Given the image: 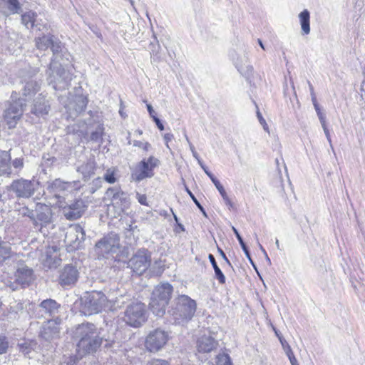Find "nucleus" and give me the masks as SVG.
<instances>
[{"mask_svg":"<svg viewBox=\"0 0 365 365\" xmlns=\"http://www.w3.org/2000/svg\"><path fill=\"white\" fill-rule=\"evenodd\" d=\"M112 194L111 205L116 209V212L120 215L128 210L130 205L129 196L127 193L118 190L109 189L107 194Z\"/></svg>","mask_w":365,"mask_h":365,"instance_id":"14","label":"nucleus"},{"mask_svg":"<svg viewBox=\"0 0 365 365\" xmlns=\"http://www.w3.org/2000/svg\"><path fill=\"white\" fill-rule=\"evenodd\" d=\"M60 320H48L45 322L40 331V336L46 341L57 338L60 333Z\"/></svg>","mask_w":365,"mask_h":365,"instance_id":"17","label":"nucleus"},{"mask_svg":"<svg viewBox=\"0 0 365 365\" xmlns=\"http://www.w3.org/2000/svg\"><path fill=\"white\" fill-rule=\"evenodd\" d=\"M186 191L188 193V195L190 196V197L192 198V200H193V202L195 203V205L197 206V207H200V202L197 201V200L196 199V197L194 196V195L192 193V192L187 188L186 187Z\"/></svg>","mask_w":365,"mask_h":365,"instance_id":"54","label":"nucleus"},{"mask_svg":"<svg viewBox=\"0 0 365 365\" xmlns=\"http://www.w3.org/2000/svg\"><path fill=\"white\" fill-rule=\"evenodd\" d=\"M316 112H317V114L318 115V118L321 122V124H324V122H326L325 120V115L324 114L322 113L320 107L319 108V110H315Z\"/></svg>","mask_w":365,"mask_h":365,"instance_id":"52","label":"nucleus"},{"mask_svg":"<svg viewBox=\"0 0 365 365\" xmlns=\"http://www.w3.org/2000/svg\"><path fill=\"white\" fill-rule=\"evenodd\" d=\"M123 320L130 327H141L147 320L145 305L139 302L130 304L124 312Z\"/></svg>","mask_w":365,"mask_h":365,"instance_id":"5","label":"nucleus"},{"mask_svg":"<svg viewBox=\"0 0 365 365\" xmlns=\"http://www.w3.org/2000/svg\"><path fill=\"white\" fill-rule=\"evenodd\" d=\"M168 304V302L166 301L151 297L150 308L155 315L162 317L165 313V308Z\"/></svg>","mask_w":365,"mask_h":365,"instance_id":"28","label":"nucleus"},{"mask_svg":"<svg viewBox=\"0 0 365 365\" xmlns=\"http://www.w3.org/2000/svg\"><path fill=\"white\" fill-rule=\"evenodd\" d=\"M38 83L35 81L31 80L26 83L24 87L23 95L26 97H31L38 91Z\"/></svg>","mask_w":365,"mask_h":365,"instance_id":"33","label":"nucleus"},{"mask_svg":"<svg viewBox=\"0 0 365 365\" xmlns=\"http://www.w3.org/2000/svg\"><path fill=\"white\" fill-rule=\"evenodd\" d=\"M312 101L313 104L317 103V98H316L314 94H313V96H312Z\"/></svg>","mask_w":365,"mask_h":365,"instance_id":"64","label":"nucleus"},{"mask_svg":"<svg viewBox=\"0 0 365 365\" xmlns=\"http://www.w3.org/2000/svg\"><path fill=\"white\" fill-rule=\"evenodd\" d=\"M170 339L168 332L161 329H155L149 332L145 340V346L150 352H158L168 343Z\"/></svg>","mask_w":365,"mask_h":365,"instance_id":"6","label":"nucleus"},{"mask_svg":"<svg viewBox=\"0 0 365 365\" xmlns=\"http://www.w3.org/2000/svg\"><path fill=\"white\" fill-rule=\"evenodd\" d=\"M172 292V286L168 283H163L155 287L153 292L152 297L158 298V299H162L168 302L170 299Z\"/></svg>","mask_w":365,"mask_h":365,"instance_id":"24","label":"nucleus"},{"mask_svg":"<svg viewBox=\"0 0 365 365\" xmlns=\"http://www.w3.org/2000/svg\"><path fill=\"white\" fill-rule=\"evenodd\" d=\"M150 257L147 250H138L129 261V266L138 274H142L148 269Z\"/></svg>","mask_w":365,"mask_h":365,"instance_id":"11","label":"nucleus"},{"mask_svg":"<svg viewBox=\"0 0 365 365\" xmlns=\"http://www.w3.org/2000/svg\"><path fill=\"white\" fill-rule=\"evenodd\" d=\"M207 175L210 178L215 187L221 185L220 181L210 172H207Z\"/></svg>","mask_w":365,"mask_h":365,"instance_id":"51","label":"nucleus"},{"mask_svg":"<svg viewBox=\"0 0 365 365\" xmlns=\"http://www.w3.org/2000/svg\"><path fill=\"white\" fill-rule=\"evenodd\" d=\"M36 47L40 50H46L48 47H51L53 55L56 56L54 58H58V53L61 50V43L54 39L52 35H44L42 37L36 38Z\"/></svg>","mask_w":365,"mask_h":365,"instance_id":"16","label":"nucleus"},{"mask_svg":"<svg viewBox=\"0 0 365 365\" xmlns=\"http://www.w3.org/2000/svg\"><path fill=\"white\" fill-rule=\"evenodd\" d=\"M65 215L68 219H78L84 212V207L81 200H76L71 204L68 208L63 207Z\"/></svg>","mask_w":365,"mask_h":365,"instance_id":"25","label":"nucleus"},{"mask_svg":"<svg viewBox=\"0 0 365 365\" xmlns=\"http://www.w3.org/2000/svg\"><path fill=\"white\" fill-rule=\"evenodd\" d=\"M149 365H169L168 361L163 359H153L150 363Z\"/></svg>","mask_w":365,"mask_h":365,"instance_id":"48","label":"nucleus"},{"mask_svg":"<svg viewBox=\"0 0 365 365\" xmlns=\"http://www.w3.org/2000/svg\"><path fill=\"white\" fill-rule=\"evenodd\" d=\"M14 255L15 254L11 250L10 244L0 239V264L13 257Z\"/></svg>","mask_w":365,"mask_h":365,"instance_id":"31","label":"nucleus"},{"mask_svg":"<svg viewBox=\"0 0 365 365\" xmlns=\"http://www.w3.org/2000/svg\"><path fill=\"white\" fill-rule=\"evenodd\" d=\"M185 139L189 145V147H190V149L192 152V153H193L194 152H196L195 151V147L193 146V145L190 143V140H189V138L187 137V135H185Z\"/></svg>","mask_w":365,"mask_h":365,"instance_id":"59","label":"nucleus"},{"mask_svg":"<svg viewBox=\"0 0 365 365\" xmlns=\"http://www.w3.org/2000/svg\"><path fill=\"white\" fill-rule=\"evenodd\" d=\"M133 146L142 149L145 152H148L151 150L152 145L147 141L133 140Z\"/></svg>","mask_w":365,"mask_h":365,"instance_id":"37","label":"nucleus"},{"mask_svg":"<svg viewBox=\"0 0 365 365\" xmlns=\"http://www.w3.org/2000/svg\"><path fill=\"white\" fill-rule=\"evenodd\" d=\"M88 99L84 96H78L68 105V111L70 118H74L83 113L87 106Z\"/></svg>","mask_w":365,"mask_h":365,"instance_id":"19","label":"nucleus"},{"mask_svg":"<svg viewBox=\"0 0 365 365\" xmlns=\"http://www.w3.org/2000/svg\"><path fill=\"white\" fill-rule=\"evenodd\" d=\"M232 229H233L234 233L235 234L236 237L238 240L239 243H240L242 250L244 251L246 257L247 258H250V252H249L248 249H247L245 243L244 242L242 237L240 236V235L239 234L238 231L235 227H232Z\"/></svg>","mask_w":365,"mask_h":365,"instance_id":"39","label":"nucleus"},{"mask_svg":"<svg viewBox=\"0 0 365 365\" xmlns=\"http://www.w3.org/2000/svg\"><path fill=\"white\" fill-rule=\"evenodd\" d=\"M23 113V102L21 100L9 103L4 113V119L9 128L14 127Z\"/></svg>","mask_w":365,"mask_h":365,"instance_id":"12","label":"nucleus"},{"mask_svg":"<svg viewBox=\"0 0 365 365\" xmlns=\"http://www.w3.org/2000/svg\"><path fill=\"white\" fill-rule=\"evenodd\" d=\"M196 310V303L186 295L178 297L176 307L172 310L175 322L184 324L192 319Z\"/></svg>","mask_w":365,"mask_h":365,"instance_id":"4","label":"nucleus"},{"mask_svg":"<svg viewBox=\"0 0 365 365\" xmlns=\"http://www.w3.org/2000/svg\"><path fill=\"white\" fill-rule=\"evenodd\" d=\"M287 357L289 358V361H290L291 365H292V364H296V363H297V362H298V361H297V359H296V357H295V356H294V353H292V354H288V355H287Z\"/></svg>","mask_w":365,"mask_h":365,"instance_id":"57","label":"nucleus"},{"mask_svg":"<svg viewBox=\"0 0 365 365\" xmlns=\"http://www.w3.org/2000/svg\"><path fill=\"white\" fill-rule=\"evenodd\" d=\"M217 341L211 336L203 335L196 342V349L199 353H209L217 348Z\"/></svg>","mask_w":365,"mask_h":365,"instance_id":"20","label":"nucleus"},{"mask_svg":"<svg viewBox=\"0 0 365 365\" xmlns=\"http://www.w3.org/2000/svg\"><path fill=\"white\" fill-rule=\"evenodd\" d=\"M163 139L165 142L166 147L170 150V148L168 145L169 142H170L173 139V135L170 133H165L163 135Z\"/></svg>","mask_w":365,"mask_h":365,"instance_id":"47","label":"nucleus"},{"mask_svg":"<svg viewBox=\"0 0 365 365\" xmlns=\"http://www.w3.org/2000/svg\"><path fill=\"white\" fill-rule=\"evenodd\" d=\"M207 175L210 178L215 187L221 185L220 181L210 172H207Z\"/></svg>","mask_w":365,"mask_h":365,"instance_id":"50","label":"nucleus"},{"mask_svg":"<svg viewBox=\"0 0 365 365\" xmlns=\"http://www.w3.org/2000/svg\"><path fill=\"white\" fill-rule=\"evenodd\" d=\"M37 184L31 180L20 179L12 182L10 187L19 197H30L36 189Z\"/></svg>","mask_w":365,"mask_h":365,"instance_id":"13","label":"nucleus"},{"mask_svg":"<svg viewBox=\"0 0 365 365\" xmlns=\"http://www.w3.org/2000/svg\"><path fill=\"white\" fill-rule=\"evenodd\" d=\"M85 232L79 225H71L68 227L65 235V242L68 249L72 251L80 247L85 239Z\"/></svg>","mask_w":365,"mask_h":365,"instance_id":"10","label":"nucleus"},{"mask_svg":"<svg viewBox=\"0 0 365 365\" xmlns=\"http://www.w3.org/2000/svg\"><path fill=\"white\" fill-rule=\"evenodd\" d=\"M153 120L155 121L159 130H163L164 129V125H163V123L160 122V119L158 117H155L154 118H153Z\"/></svg>","mask_w":365,"mask_h":365,"instance_id":"55","label":"nucleus"},{"mask_svg":"<svg viewBox=\"0 0 365 365\" xmlns=\"http://www.w3.org/2000/svg\"><path fill=\"white\" fill-rule=\"evenodd\" d=\"M79 277V273L76 267L66 265L61 271L59 275V283L62 286L74 284Z\"/></svg>","mask_w":365,"mask_h":365,"instance_id":"18","label":"nucleus"},{"mask_svg":"<svg viewBox=\"0 0 365 365\" xmlns=\"http://www.w3.org/2000/svg\"><path fill=\"white\" fill-rule=\"evenodd\" d=\"M14 277L15 280L14 282L9 278L6 279L4 276H3L2 279L5 285L12 291L16 290L19 284H29L34 279L32 269L25 265H21L17 268Z\"/></svg>","mask_w":365,"mask_h":365,"instance_id":"7","label":"nucleus"},{"mask_svg":"<svg viewBox=\"0 0 365 365\" xmlns=\"http://www.w3.org/2000/svg\"><path fill=\"white\" fill-rule=\"evenodd\" d=\"M256 239H257V245L259 247V249L262 250V252L264 254V255L266 256V258L267 259L268 261H270L269 258L267 256V254L265 251V250L263 248V247L262 246V245L259 243V240H258V238H257V236H256Z\"/></svg>","mask_w":365,"mask_h":365,"instance_id":"58","label":"nucleus"},{"mask_svg":"<svg viewBox=\"0 0 365 365\" xmlns=\"http://www.w3.org/2000/svg\"><path fill=\"white\" fill-rule=\"evenodd\" d=\"M279 339L281 342V344L282 346V348L286 354V355L290 354L293 353L290 346L288 344V343L282 337H279Z\"/></svg>","mask_w":365,"mask_h":365,"instance_id":"43","label":"nucleus"},{"mask_svg":"<svg viewBox=\"0 0 365 365\" xmlns=\"http://www.w3.org/2000/svg\"><path fill=\"white\" fill-rule=\"evenodd\" d=\"M48 75V83L52 84L55 90L66 89L71 80V72L63 68L56 58L50 64Z\"/></svg>","mask_w":365,"mask_h":365,"instance_id":"3","label":"nucleus"},{"mask_svg":"<svg viewBox=\"0 0 365 365\" xmlns=\"http://www.w3.org/2000/svg\"><path fill=\"white\" fill-rule=\"evenodd\" d=\"M45 267L48 268L56 267L60 262L58 250L56 247H48L46 251V257L43 259Z\"/></svg>","mask_w":365,"mask_h":365,"instance_id":"22","label":"nucleus"},{"mask_svg":"<svg viewBox=\"0 0 365 365\" xmlns=\"http://www.w3.org/2000/svg\"><path fill=\"white\" fill-rule=\"evenodd\" d=\"M36 14L34 11H29L26 12L21 16L22 23L28 28H33L38 26V24H35L36 21Z\"/></svg>","mask_w":365,"mask_h":365,"instance_id":"32","label":"nucleus"},{"mask_svg":"<svg viewBox=\"0 0 365 365\" xmlns=\"http://www.w3.org/2000/svg\"><path fill=\"white\" fill-rule=\"evenodd\" d=\"M257 115L258 120H259L260 124L262 125L264 130L268 132L269 128H268L267 123H266V120L262 117V114L258 111L257 113Z\"/></svg>","mask_w":365,"mask_h":365,"instance_id":"46","label":"nucleus"},{"mask_svg":"<svg viewBox=\"0 0 365 365\" xmlns=\"http://www.w3.org/2000/svg\"><path fill=\"white\" fill-rule=\"evenodd\" d=\"M115 172L113 169H108L104 175V179L108 183L113 184L116 181Z\"/></svg>","mask_w":365,"mask_h":365,"instance_id":"40","label":"nucleus"},{"mask_svg":"<svg viewBox=\"0 0 365 365\" xmlns=\"http://www.w3.org/2000/svg\"><path fill=\"white\" fill-rule=\"evenodd\" d=\"M135 133L138 135H141L143 134V130H140V129H137L135 131Z\"/></svg>","mask_w":365,"mask_h":365,"instance_id":"63","label":"nucleus"},{"mask_svg":"<svg viewBox=\"0 0 365 365\" xmlns=\"http://www.w3.org/2000/svg\"><path fill=\"white\" fill-rule=\"evenodd\" d=\"M235 63L238 71L246 78L250 79L252 76L254 68L250 64L247 56L238 57Z\"/></svg>","mask_w":365,"mask_h":365,"instance_id":"21","label":"nucleus"},{"mask_svg":"<svg viewBox=\"0 0 365 365\" xmlns=\"http://www.w3.org/2000/svg\"><path fill=\"white\" fill-rule=\"evenodd\" d=\"M58 304L53 299H46L41 303V307L50 314L57 312Z\"/></svg>","mask_w":365,"mask_h":365,"instance_id":"35","label":"nucleus"},{"mask_svg":"<svg viewBox=\"0 0 365 365\" xmlns=\"http://www.w3.org/2000/svg\"><path fill=\"white\" fill-rule=\"evenodd\" d=\"M120 248V239L117 234L110 233L96 245V252L103 257L115 253Z\"/></svg>","mask_w":365,"mask_h":365,"instance_id":"9","label":"nucleus"},{"mask_svg":"<svg viewBox=\"0 0 365 365\" xmlns=\"http://www.w3.org/2000/svg\"><path fill=\"white\" fill-rule=\"evenodd\" d=\"M217 190L219 191L220 195L222 196V199L224 200L225 202L227 205H232L231 201L224 188V187L222 185H220L219 186L216 187Z\"/></svg>","mask_w":365,"mask_h":365,"instance_id":"41","label":"nucleus"},{"mask_svg":"<svg viewBox=\"0 0 365 365\" xmlns=\"http://www.w3.org/2000/svg\"><path fill=\"white\" fill-rule=\"evenodd\" d=\"M49 106L44 97L40 95L35 101L31 108V113L37 116L44 115L48 113Z\"/></svg>","mask_w":365,"mask_h":365,"instance_id":"26","label":"nucleus"},{"mask_svg":"<svg viewBox=\"0 0 365 365\" xmlns=\"http://www.w3.org/2000/svg\"><path fill=\"white\" fill-rule=\"evenodd\" d=\"M136 198L140 204L143 205H148L147 197L145 195L137 192Z\"/></svg>","mask_w":365,"mask_h":365,"instance_id":"45","label":"nucleus"},{"mask_svg":"<svg viewBox=\"0 0 365 365\" xmlns=\"http://www.w3.org/2000/svg\"><path fill=\"white\" fill-rule=\"evenodd\" d=\"M257 41H258L259 45L260 46V47H261L262 49H264H264H265V48H264V44H263L262 41L260 39H258V40H257Z\"/></svg>","mask_w":365,"mask_h":365,"instance_id":"62","label":"nucleus"},{"mask_svg":"<svg viewBox=\"0 0 365 365\" xmlns=\"http://www.w3.org/2000/svg\"><path fill=\"white\" fill-rule=\"evenodd\" d=\"M11 155L9 152L0 150V175L11 173Z\"/></svg>","mask_w":365,"mask_h":365,"instance_id":"29","label":"nucleus"},{"mask_svg":"<svg viewBox=\"0 0 365 365\" xmlns=\"http://www.w3.org/2000/svg\"><path fill=\"white\" fill-rule=\"evenodd\" d=\"M101 132L96 130L91 133V139L94 141H98L101 138Z\"/></svg>","mask_w":365,"mask_h":365,"instance_id":"49","label":"nucleus"},{"mask_svg":"<svg viewBox=\"0 0 365 365\" xmlns=\"http://www.w3.org/2000/svg\"><path fill=\"white\" fill-rule=\"evenodd\" d=\"M9 347V342L6 337L4 336H0V354L6 352Z\"/></svg>","mask_w":365,"mask_h":365,"instance_id":"42","label":"nucleus"},{"mask_svg":"<svg viewBox=\"0 0 365 365\" xmlns=\"http://www.w3.org/2000/svg\"><path fill=\"white\" fill-rule=\"evenodd\" d=\"M217 365H232L230 358L228 354H220L217 356Z\"/></svg>","mask_w":365,"mask_h":365,"instance_id":"38","label":"nucleus"},{"mask_svg":"<svg viewBox=\"0 0 365 365\" xmlns=\"http://www.w3.org/2000/svg\"><path fill=\"white\" fill-rule=\"evenodd\" d=\"M199 165H200V167L203 169V170L205 171V173L207 174V172H210L207 168H206V166L203 164L202 161V160H199Z\"/></svg>","mask_w":365,"mask_h":365,"instance_id":"60","label":"nucleus"},{"mask_svg":"<svg viewBox=\"0 0 365 365\" xmlns=\"http://www.w3.org/2000/svg\"><path fill=\"white\" fill-rule=\"evenodd\" d=\"M159 164V160L153 156H150L148 159H143L136 166L132 174L133 178L135 181H141L145 178L153 176V170Z\"/></svg>","mask_w":365,"mask_h":365,"instance_id":"8","label":"nucleus"},{"mask_svg":"<svg viewBox=\"0 0 365 365\" xmlns=\"http://www.w3.org/2000/svg\"><path fill=\"white\" fill-rule=\"evenodd\" d=\"M324 132L325 133V135L327 137V140L329 141L330 145L331 146V136L329 130L327 128L326 122H324V124H322Z\"/></svg>","mask_w":365,"mask_h":365,"instance_id":"53","label":"nucleus"},{"mask_svg":"<svg viewBox=\"0 0 365 365\" xmlns=\"http://www.w3.org/2000/svg\"><path fill=\"white\" fill-rule=\"evenodd\" d=\"M118 299H108L101 292H93L86 294L81 299L80 311L84 315H91L103 310H115Z\"/></svg>","mask_w":365,"mask_h":365,"instance_id":"2","label":"nucleus"},{"mask_svg":"<svg viewBox=\"0 0 365 365\" xmlns=\"http://www.w3.org/2000/svg\"><path fill=\"white\" fill-rule=\"evenodd\" d=\"M299 22L301 26L302 34L308 35L311 31L310 29V12L304 9L298 14Z\"/></svg>","mask_w":365,"mask_h":365,"instance_id":"27","label":"nucleus"},{"mask_svg":"<svg viewBox=\"0 0 365 365\" xmlns=\"http://www.w3.org/2000/svg\"><path fill=\"white\" fill-rule=\"evenodd\" d=\"M147 109H148V111L150 114V116L152 118H154L155 117H157L155 115V113L152 107V106L150 104H147Z\"/></svg>","mask_w":365,"mask_h":365,"instance_id":"56","label":"nucleus"},{"mask_svg":"<svg viewBox=\"0 0 365 365\" xmlns=\"http://www.w3.org/2000/svg\"><path fill=\"white\" fill-rule=\"evenodd\" d=\"M36 218L43 225L51 222L52 212L50 206L38 203L36 205Z\"/></svg>","mask_w":365,"mask_h":365,"instance_id":"23","label":"nucleus"},{"mask_svg":"<svg viewBox=\"0 0 365 365\" xmlns=\"http://www.w3.org/2000/svg\"><path fill=\"white\" fill-rule=\"evenodd\" d=\"M192 155L197 160L198 163H199V160H201L197 152H194L192 153Z\"/></svg>","mask_w":365,"mask_h":365,"instance_id":"61","label":"nucleus"},{"mask_svg":"<svg viewBox=\"0 0 365 365\" xmlns=\"http://www.w3.org/2000/svg\"><path fill=\"white\" fill-rule=\"evenodd\" d=\"M96 163L93 160H89L78 168V171L81 173L84 179L89 178L95 173Z\"/></svg>","mask_w":365,"mask_h":365,"instance_id":"30","label":"nucleus"},{"mask_svg":"<svg viewBox=\"0 0 365 365\" xmlns=\"http://www.w3.org/2000/svg\"><path fill=\"white\" fill-rule=\"evenodd\" d=\"M4 6L9 10V14H17L21 10V4L19 0H1Z\"/></svg>","mask_w":365,"mask_h":365,"instance_id":"36","label":"nucleus"},{"mask_svg":"<svg viewBox=\"0 0 365 365\" xmlns=\"http://www.w3.org/2000/svg\"><path fill=\"white\" fill-rule=\"evenodd\" d=\"M79 187L78 182H63L60 179H56L52 182H48L47 190L57 197L63 192H71L73 190H78Z\"/></svg>","mask_w":365,"mask_h":365,"instance_id":"15","label":"nucleus"},{"mask_svg":"<svg viewBox=\"0 0 365 365\" xmlns=\"http://www.w3.org/2000/svg\"><path fill=\"white\" fill-rule=\"evenodd\" d=\"M12 165L16 169H21L24 166L23 158H16L12 161Z\"/></svg>","mask_w":365,"mask_h":365,"instance_id":"44","label":"nucleus"},{"mask_svg":"<svg viewBox=\"0 0 365 365\" xmlns=\"http://www.w3.org/2000/svg\"><path fill=\"white\" fill-rule=\"evenodd\" d=\"M208 258L213 267L215 277L217 279L220 284H225L226 282V278L222 272L221 271V269L217 266L214 256L212 254H210Z\"/></svg>","mask_w":365,"mask_h":365,"instance_id":"34","label":"nucleus"},{"mask_svg":"<svg viewBox=\"0 0 365 365\" xmlns=\"http://www.w3.org/2000/svg\"><path fill=\"white\" fill-rule=\"evenodd\" d=\"M73 337L78 339L76 352L79 358L96 351L102 343L99 330L89 322L78 324L73 331Z\"/></svg>","mask_w":365,"mask_h":365,"instance_id":"1","label":"nucleus"}]
</instances>
